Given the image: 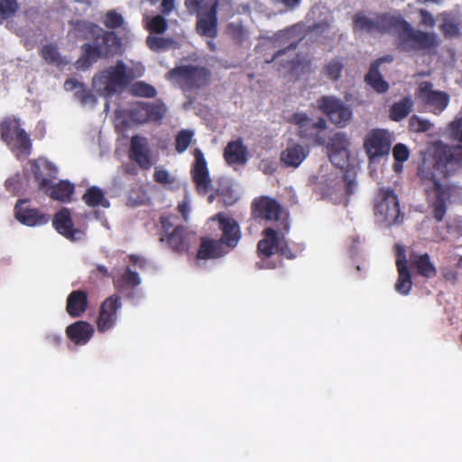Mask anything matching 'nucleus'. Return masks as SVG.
I'll return each mask as SVG.
<instances>
[{"instance_id":"4d7b16f0","label":"nucleus","mask_w":462,"mask_h":462,"mask_svg":"<svg viewBox=\"0 0 462 462\" xmlns=\"http://www.w3.org/2000/svg\"><path fill=\"white\" fill-rule=\"evenodd\" d=\"M204 0H185V6L189 13H201L199 8L203 4Z\"/></svg>"},{"instance_id":"6e6d98bb","label":"nucleus","mask_w":462,"mask_h":462,"mask_svg":"<svg viewBox=\"0 0 462 462\" xmlns=\"http://www.w3.org/2000/svg\"><path fill=\"white\" fill-rule=\"evenodd\" d=\"M153 180L154 181L162 184H167L171 182L170 174L164 169H156L153 173Z\"/></svg>"},{"instance_id":"a18cd8bd","label":"nucleus","mask_w":462,"mask_h":462,"mask_svg":"<svg viewBox=\"0 0 462 462\" xmlns=\"http://www.w3.org/2000/svg\"><path fill=\"white\" fill-rule=\"evenodd\" d=\"M439 30L446 39L457 38L461 35L458 23L450 18L444 19Z\"/></svg>"},{"instance_id":"7c9ffc66","label":"nucleus","mask_w":462,"mask_h":462,"mask_svg":"<svg viewBox=\"0 0 462 462\" xmlns=\"http://www.w3.org/2000/svg\"><path fill=\"white\" fill-rule=\"evenodd\" d=\"M88 295L82 290L72 291L66 302V311L72 318L80 317L88 309Z\"/></svg>"},{"instance_id":"09e8293b","label":"nucleus","mask_w":462,"mask_h":462,"mask_svg":"<svg viewBox=\"0 0 462 462\" xmlns=\"http://www.w3.org/2000/svg\"><path fill=\"white\" fill-rule=\"evenodd\" d=\"M193 137V132L190 130L180 131L175 139V149L179 153L184 152L189 146Z\"/></svg>"},{"instance_id":"2eb2a0df","label":"nucleus","mask_w":462,"mask_h":462,"mask_svg":"<svg viewBox=\"0 0 462 462\" xmlns=\"http://www.w3.org/2000/svg\"><path fill=\"white\" fill-rule=\"evenodd\" d=\"M32 173L34 180L39 184V189H46L48 195L51 199L60 201H67L70 199V197L74 192L73 184L69 181L61 180L58 184L52 185L51 178L54 176L51 175L50 177H45L37 164L32 167Z\"/></svg>"},{"instance_id":"9b49d317","label":"nucleus","mask_w":462,"mask_h":462,"mask_svg":"<svg viewBox=\"0 0 462 462\" xmlns=\"http://www.w3.org/2000/svg\"><path fill=\"white\" fill-rule=\"evenodd\" d=\"M398 16L384 13L377 14L374 18H370L363 13H357L353 18V27L355 31L368 33H386L396 27Z\"/></svg>"},{"instance_id":"6e6552de","label":"nucleus","mask_w":462,"mask_h":462,"mask_svg":"<svg viewBox=\"0 0 462 462\" xmlns=\"http://www.w3.org/2000/svg\"><path fill=\"white\" fill-rule=\"evenodd\" d=\"M1 139L16 152L17 156H28L32 152L29 134L21 127L15 117H5L0 124Z\"/></svg>"},{"instance_id":"e2e57ef3","label":"nucleus","mask_w":462,"mask_h":462,"mask_svg":"<svg viewBox=\"0 0 462 462\" xmlns=\"http://www.w3.org/2000/svg\"><path fill=\"white\" fill-rule=\"evenodd\" d=\"M298 47V42H291L288 47L284 48V49H281L279 51H277L272 60L269 61V62H272L275 60H277L279 57L282 56L283 54H285L287 52V51H294L296 50Z\"/></svg>"},{"instance_id":"a19ab883","label":"nucleus","mask_w":462,"mask_h":462,"mask_svg":"<svg viewBox=\"0 0 462 462\" xmlns=\"http://www.w3.org/2000/svg\"><path fill=\"white\" fill-rule=\"evenodd\" d=\"M344 69L342 59H333L328 61L322 69L323 75L332 81H337Z\"/></svg>"},{"instance_id":"e433bc0d","label":"nucleus","mask_w":462,"mask_h":462,"mask_svg":"<svg viewBox=\"0 0 462 462\" xmlns=\"http://www.w3.org/2000/svg\"><path fill=\"white\" fill-rule=\"evenodd\" d=\"M149 122L161 123L167 113V107L162 100L145 102Z\"/></svg>"},{"instance_id":"412c9836","label":"nucleus","mask_w":462,"mask_h":462,"mask_svg":"<svg viewBox=\"0 0 462 462\" xmlns=\"http://www.w3.org/2000/svg\"><path fill=\"white\" fill-rule=\"evenodd\" d=\"M195 164L191 171L192 180L199 193L206 194L211 186L207 162L203 152L196 148L194 150Z\"/></svg>"},{"instance_id":"4c0bfd02","label":"nucleus","mask_w":462,"mask_h":462,"mask_svg":"<svg viewBox=\"0 0 462 462\" xmlns=\"http://www.w3.org/2000/svg\"><path fill=\"white\" fill-rule=\"evenodd\" d=\"M348 145L349 142L344 134H335L328 143V149L329 152H331L330 160L334 162L336 154H339L341 152L346 153Z\"/></svg>"},{"instance_id":"1a4fd4ad","label":"nucleus","mask_w":462,"mask_h":462,"mask_svg":"<svg viewBox=\"0 0 462 462\" xmlns=\"http://www.w3.org/2000/svg\"><path fill=\"white\" fill-rule=\"evenodd\" d=\"M374 212L386 226L400 224L403 220L398 197L390 188L379 189L374 199Z\"/></svg>"},{"instance_id":"c756f323","label":"nucleus","mask_w":462,"mask_h":462,"mask_svg":"<svg viewBox=\"0 0 462 462\" xmlns=\"http://www.w3.org/2000/svg\"><path fill=\"white\" fill-rule=\"evenodd\" d=\"M52 224L57 232L68 239L76 240L78 229L74 228L70 212L67 208H63L54 215Z\"/></svg>"},{"instance_id":"0e129e2a","label":"nucleus","mask_w":462,"mask_h":462,"mask_svg":"<svg viewBox=\"0 0 462 462\" xmlns=\"http://www.w3.org/2000/svg\"><path fill=\"white\" fill-rule=\"evenodd\" d=\"M128 258L130 262L139 269H144L146 267L147 262L144 258L135 254H130Z\"/></svg>"},{"instance_id":"052dcab7","label":"nucleus","mask_w":462,"mask_h":462,"mask_svg":"<svg viewBox=\"0 0 462 462\" xmlns=\"http://www.w3.org/2000/svg\"><path fill=\"white\" fill-rule=\"evenodd\" d=\"M175 7V0H162L161 3V12L164 15L170 14Z\"/></svg>"},{"instance_id":"4468645a","label":"nucleus","mask_w":462,"mask_h":462,"mask_svg":"<svg viewBox=\"0 0 462 462\" xmlns=\"http://www.w3.org/2000/svg\"><path fill=\"white\" fill-rule=\"evenodd\" d=\"M211 220L217 222L220 232V236L217 240L230 253L237 246L242 238V232L238 222L225 213H217L211 217Z\"/></svg>"},{"instance_id":"13d9d810","label":"nucleus","mask_w":462,"mask_h":462,"mask_svg":"<svg viewBox=\"0 0 462 462\" xmlns=\"http://www.w3.org/2000/svg\"><path fill=\"white\" fill-rule=\"evenodd\" d=\"M345 181V192L347 197L351 196L355 192V189L356 186V182L354 179L350 178L348 175L344 176Z\"/></svg>"},{"instance_id":"393cba45","label":"nucleus","mask_w":462,"mask_h":462,"mask_svg":"<svg viewBox=\"0 0 462 462\" xmlns=\"http://www.w3.org/2000/svg\"><path fill=\"white\" fill-rule=\"evenodd\" d=\"M229 251L215 238L203 236L197 252L198 260L218 259L228 254Z\"/></svg>"},{"instance_id":"49530a36","label":"nucleus","mask_w":462,"mask_h":462,"mask_svg":"<svg viewBox=\"0 0 462 462\" xmlns=\"http://www.w3.org/2000/svg\"><path fill=\"white\" fill-rule=\"evenodd\" d=\"M433 127V124L425 118L413 115L409 119V129L414 133H426Z\"/></svg>"},{"instance_id":"72a5a7b5","label":"nucleus","mask_w":462,"mask_h":462,"mask_svg":"<svg viewBox=\"0 0 462 462\" xmlns=\"http://www.w3.org/2000/svg\"><path fill=\"white\" fill-rule=\"evenodd\" d=\"M82 200L90 208L103 207L106 208L110 206V202L105 197L104 191L97 186L88 188L82 196Z\"/></svg>"},{"instance_id":"f03ea898","label":"nucleus","mask_w":462,"mask_h":462,"mask_svg":"<svg viewBox=\"0 0 462 462\" xmlns=\"http://www.w3.org/2000/svg\"><path fill=\"white\" fill-rule=\"evenodd\" d=\"M462 167L448 144L442 142L436 143L432 155L424 156L418 165L417 176L423 185L433 184L442 178L448 177L457 168Z\"/></svg>"},{"instance_id":"aec40b11","label":"nucleus","mask_w":462,"mask_h":462,"mask_svg":"<svg viewBox=\"0 0 462 462\" xmlns=\"http://www.w3.org/2000/svg\"><path fill=\"white\" fill-rule=\"evenodd\" d=\"M218 2L215 0L205 13H198L196 23L197 32L205 37L214 39L217 35Z\"/></svg>"},{"instance_id":"864d4df0","label":"nucleus","mask_w":462,"mask_h":462,"mask_svg":"<svg viewBox=\"0 0 462 462\" xmlns=\"http://www.w3.org/2000/svg\"><path fill=\"white\" fill-rule=\"evenodd\" d=\"M6 190L13 195H16L21 189V183L18 177L8 178L5 182Z\"/></svg>"},{"instance_id":"b1692460","label":"nucleus","mask_w":462,"mask_h":462,"mask_svg":"<svg viewBox=\"0 0 462 462\" xmlns=\"http://www.w3.org/2000/svg\"><path fill=\"white\" fill-rule=\"evenodd\" d=\"M408 261L405 251L402 246L398 247L396 256V267L398 271V279L395 283V290L402 295H407L411 290L412 281L411 275L408 269Z\"/></svg>"},{"instance_id":"8fccbe9b","label":"nucleus","mask_w":462,"mask_h":462,"mask_svg":"<svg viewBox=\"0 0 462 462\" xmlns=\"http://www.w3.org/2000/svg\"><path fill=\"white\" fill-rule=\"evenodd\" d=\"M103 23L110 30L118 29L124 24V17L116 11L110 10L105 14Z\"/></svg>"},{"instance_id":"f704fd0d","label":"nucleus","mask_w":462,"mask_h":462,"mask_svg":"<svg viewBox=\"0 0 462 462\" xmlns=\"http://www.w3.org/2000/svg\"><path fill=\"white\" fill-rule=\"evenodd\" d=\"M365 82L380 94L386 93L389 89L388 82L383 79L376 65H370L369 70L365 76Z\"/></svg>"},{"instance_id":"7ed1b4c3","label":"nucleus","mask_w":462,"mask_h":462,"mask_svg":"<svg viewBox=\"0 0 462 462\" xmlns=\"http://www.w3.org/2000/svg\"><path fill=\"white\" fill-rule=\"evenodd\" d=\"M121 39L113 31L101 28L91 41L81 45V55L76 61L78 69L86 70L100 59H109L118 53Z\"/></svg>"},{"instance_id":"c9c22d12","label":"nucleus","mask_w":462,"mask_h":462,"mask_svg":"<svg viewBox=\"0 0 462 462\" xmlns=\"http://www.w3.org/2000/svg\"><path fill=\"white\" fill-rule=\"evenodd\" d=\"M413 101L410 97H405L400 101L395 102L390 108V118L393 121L399 122L405 118L411 111Z\"/></svg>"},{"instance_id":"ea45409f","label":"nucleus","mask_w":462,"mask_h":462,"mask_svg":"<svg viewBox=\"0 0 462 462\" xmlns=\"http://www.w3.org/2000/svg\"><path fill=\"white\" fill-rule=\"evenodd\" d=\"M146 44L151 51L160 52L172 48L175 42L171 38L149 35L146 38Z\"/></svg>"},{"instance_id":"423d86ee","label":"nucleus","mask_w":462,"mask_h":462,"mask_svg":"<svg viewBox=\"0 0 462 462\" xmlns=\"http://www.w3.org/2000/svg\"><path fill=\"white\" fill-rule=\"evenodd\" d=\"M166 79L173 81L183 91L189 92L208 86L211 79V71L203 66L180 65L169 70Z\"/></svg>"},{"instance_id":"a211bd4d","label":"nucleus","mask_w":462,"mask_h":462,"mask_svg":"<svg viewBox=\"0 0 462 462\" xmlns=\"http://www.w3.org/2000/svg\"><path fill=\"white\" fill-rule=\"evenodd\" d=\"M121 306V298L116 294L111 295L102 302L97 321L99 332H106L115 326L116 312Z\"/></svg>"},{"instance_id":"2f4dec72","label":"nucleus","mask_w":462,"mask_h":462,"mask_svg":"<svg viewBox=\"0 0 462 462\" xmlns=\"http://www.w3.org/2000/svg\"><path fill=\"white\" fill-rule=\"evenodd\" d=\"M74 35L79 40H93L98 32H101V27L97 24L86 21V20H76L70 22Z\"/></svg>"},{"instance_id":"f8f14e48","label":"nucleus","mask_w":462,"mask_h":462,"mask_svg":"<svg viewBox=\"0 0 462 462\" xmlns=\"http://www.w3.org/2000/svg\"><path fill=\"white\" fill-rule=\"evenodd\" d=\"M290 124L298 127V135L301 139H307L317 144H323L324 138L320 136V132L327 128V122L319 117L314 122L306 113H293L287 120Z\"/></svg>"},{"instance_id":"f3484780","label":"nucleus","mask_w":462,"mask_h":462,"mask_svg":"<svg viewBox=\"0 0 462 462\" xmlns=\"http://www.w3.org/2000/svg\"><path fill=\"white\" fill-rule=\"evenodd\" d=\"M433 185L434 199L430 203L432 217L437 222L443 221L447 209L448 202L455 192V186L451 184H442L436 181Z\"/></svg>"},{"instance_id":"774afa93","label":"nucleus","mask_w":462,"mask_h":462,"mask_svg":"<svg viewBox=\"0 0 462 462\" xmlns=\"http://www.w3.org/2000/svg\"><path fill=\"white\" fill-rule=\"evenodd\" d=\"M277 3L282 4L288 10H293L299 6L300 0H275Z\"/></svg>"},{"instance_id":"cd10ccee","label":"nucleus","mask_w":462,"mask_h":462,"mask_svg":"<svg viewBox=\"0 0 462 462\" xmlns=\"http://www.w3.org/2000/svg\"><path fill=\"white\" fill-rule=\"evenodd\" d=\"M309 153L308 147L300 143H289L281 152V162L285 167L298 168Z\"/></svg>"},{"instance_id":"3c124183","label":"nucleus","mask_w":462,"mask_h":462,"mask_svg":"<svg viewBox=\"0 0 462 462\" xmlns=\"http://www.w3.org/2000/svg\"><path fill=\"white\" fill-rule=\"evenodd\" d=\"M17 0H0V19L7 20L18 10Z\"/></svg>"},{"instance_id":"69168bd1","label":"nucleus","mask_w":462,"mask_h":462,"mask_svg":"<svg viewBox=\"0 0 462 462\" xmlns=\"http://www.w3.org/2000/svg\"><path fill=\"white\" fill-rule=\"evenodd\" d=\"M46 341L52 346H59L61 344L62 337L60 334L51 333L46 336Z\"/></svg>"},{"instance_id":"6ab92c4d","label":"nucleus","mask_w":462,"mask_h":462,"mask_svg":"<svg viewBox=\"0 0 462 462\" xmlns=\"http://www.w3.org/2000/svg\"><path fill=\"white\" fill-rule=\"evenodd\" d=\"M27 199H18L14 206V217L22 224L29 226H41L50 221V216L38 208H30L24 205Z\"/></svg>"},{"instance_id":"dca6fc26","label":"nucleus","mask_w":462,"mask_h":462,"mask_svg":"<svg viewBox=\"0 0 462 462\" xmlns=\"http://www.w3.org/2000/svg\"><path fill=\"white\" fill-rule=\"evenodd\" d=\"M418 98L430 107L434 115H440L449 104V95L441 90H434L430 81H422L417 88Z\"/></svg>"},{"instance_id":"f257e3e1","label":"nucleus","mask_w":462,"mask_h":462,"mask_svg":"<svg viewBox=\"0 0 462 462\" xmlns=\"http://www.w3.org/2000/svg\"><path fill=\"white\" fill-rule=\"evenodd\" d=\"M252 217L258 221L274 223V226L266 227L263 231V238L257 244V254L260 258H269L274 254L293 260L305 249L302 243H289L285 236L289 233L290 223L282 205L277 199L261 196L255 198L251 205Z\"/></svg>"},{"instance_id":"5701e85b","label":"nucleus","mask_w":462,"mask_h":462,"mask_svg":"<svg viewBox=\"0 0 462 462\" xmlns=\"http://www.w3.org/2000/svg\"><path fill=\"white\" fill-rule=\"evenodd\" d=\"M129 158L143 170L152 167L151 152L145 137L136 134L131 138Z\"/></svg>"},{"instance_id":"0eeeda50","label":"nucleus","mask_w":462,"mask_h":462,"mask_svg":"<svg viewBox=\"0 0 462 462\" xmlns=\"http://www.w3.org/2000/svg\"><path fill=\"white\" fill-rule=\"evenodd\" d=\"M162 230L160 240L170 249L178 254L188 251L189 247V233L179 223V217L173 214H164L160 217Z\"/></svg>"},{"instance_id":"bb28decb","label":"nucleus","mask_w":462,"mask_h":462,"mask_svg":"<svg viewBox=\"0 0 462 462\" xmlns=\"http://www.w3.org/2000/svg\"><path fill=\"white\" fill-rule=\"evenodd\" d=\"M93 326L83 320L76 321L66 328L68 338L78 346L86 345L93 337Z\"/></svg>"},{"instance_id":"a878e982","label":"nucleus","mask_w":462,"mask_h":462,"mask_svg":"<svg viewBox=\"0 0 462 462\" xmlns=\"http://www.w3.org/2000/svg\"><path fill=\"white\" fill-rule=\"evenodd\" d=\"M223 155L228 165H245L248 160V149L242 138H237L226 144Z\"/></svg>"},{"instance_id":"603ef678","label":"nucleus","mask_w":462,"mask_h":462,"mask_svg":"<svg viewBox=\"0 0 462 462\" xmlns=\"http://www.w3.org/2000/svg\"><path fill=\"white\" fill-rule=\"evenodd\" d=\"M75 97L77 100H79L83 106L86 105H95L97 103V98L94 96V94L86 88V86L84 85L83 88L80 89H78L75 92Z\"/></svg>"},{"instance_id":"de8ad7c7","label":"nucleus","mask_w":462,"mask_h":462,"mask_svg":"<svg viewBox=\"0 0 462 462\" xmlns=\"http://www.w3.org/2000/svg\"><path fill=\"white\" fill-rule=\"evenodd\" d=\"M146 28L151 33L162 34L168 29V22L162 15L157 14L147 22Z\"/></svg>"},{"instance_id":"c85d7f7f","label":"nucleus","mask_w":462,"mask_h":462,"mask_svg":"<svg viewBox=\"0 0 462 462\" xmlns=\"http://www.w3.org/2000/svg\"><path fill=\"white\" fill-rule=\"evenodd\" d=\"M411 268L416 270L417 273L424 278H433L437 275V268L430 260V256L428 253L418 254L411 252L409 255Z\"/></svg>"},{"instance_id":"680f3d73","label":"nucleus","mask_w":462,"mask_h":462,"mask_svg":"<svg viewBox=\"0 0 462 462\" xmlns=\"http://www.w3.org/2000/svg\"><path fill=\"white\" fill-rule=\"evenodd\" d=\"M178 210L181 214L183 219L185 221H187L189 218V210H190L189 201L187 199H184L181 202H180L178 204Z\"/></svg>"},{"instance_id":"37998d69","label":"nucleus","mask_w":462,"mask_h":462,"mask_svg":"<svg viewBox=\"0 0 462 462\" xmlns=\"http://www.w3.org/2000/svg\"><path fill=\"white\" fill-rule=\"evenodd\" d=\"M131 94L135 97L152 98L157 95V90L146 82L137 81L132 85Z\"/></svg>"},{"instance_id":"c03bdc74","label":"nucleus","mask_w":462,"mask_h":462,"mask_svg":"<svg viewBox=\"0 0 462 462\" xmlns=\"http://www.w3.org/2000/svg\"><path fill=\"white\" fill-rule=\"evenodd\" d=\"M393 156L395 161L394 170L398 171L402 168V163L409 159L410 150L404 143H396L393 148Z\"/></svg>"},{"instance_id":"20e7f679","label":"nucleus","mask_w":462,"mask_h":462,"mask_svg":"<svg viewBox=\"0 0 462 462\" xmlns=\"http://www.w3.org/2000/svg\"><path fill=\"white\" fill-rule=\"evenodd\" d=\"M393 30L398 31L397 47L402 51L430 54L439 45L436 33L417 30L400 15Z\"/></svg>"},{"instance_id":"ddd939ff","label":"nucleus","mask_w":462,"mask_h":462,"mask_svg":"<svg viewBox=\"0 0 462 462\" xmlns=\"http://www.w3.org/2000/svg\"><path fill=\"white\" fill-rule=\"evenodd\" d=\"M317 106L337 127L346 126L352 118L351 108L334 97H321L317 100Z\"/></svg>"},{"instance_id":"338daca9","label":"nucleus","mask_w":462,"mask_h":462,"mask_svg":"<svg viewBox=\"0 0 462 462\" xmlns=\"http://www.w3.org/2000/svg\"><path fill=\"white\" fill-rule=\"evenodd\" d=\"M96 275H100L103 278L114 277L108 269L102 264H97L95 270L92 272Z\"/></svg>"},{"instance_id":"4be33fe9","label":"nucleus","mask_w":462,"mask_h":462,"mask_svg":"<svg viewBox=\"0 0 462 462\" xmlns=\"http://www.w3.org/2000/svg\"><path fill=\"white\" fill-rule=\"evenodd\" d=\"M114 285L120 290L129 300L136 298V289L142 283L139 273L133 271L130 266H125L123 273L118 277H113Z\"/></svg>"},{"instance_id":"39448f33","label":"nucleus","mask_w":462,"mask_h":462,"mask_svg":"<svg viewBox=\"0 0 462 462\" xmlns=\"http://www.w3.org/2000/svg\"><path fill=\"white\" fill-rule=\"evenodd\" d=\"M132 80L125 64L119 60L93 77L92 84L97 91L104 97H111L126 88Z\"/></svg>"},{"instance_id":"9d476101","label":"nucleus","mask_w":462,"mask_h":462,"mask_svg":"<svg viewBox=\"0 0 462 462\" xmlns=\"http://www.w3.org/2000/svg\"><path fill=\"white\" fill-rule=\"evenodd\" d=\"M393 134L385 129H372L365 135L364 149L369 162H375L390 154L393 144Z\"/></svg>"},{"instance_id":"473e14b6","label":"nucleus","mask_w":462,"mask_h":462,"mask_svg":"<svg viewBox=\"0 0 462 462\" xmlns=\"http://www.w3.org/2000/svg\"><path fill=\"white\" fill-rule=\"evenodd\" d=\"M450 138L460 143V144L449 145L451 153L454 154L457 161L462 165V117H457L448 124Z\"/></svg>"},{"instance_id":"5fc2aeb1","label":"nucleus","mask_w":462,"mask_h":462,"mask_svg":"<svg viewBox=\"0 0 462 462\" xmlns=\"http://www.w3.org/2000/svg\"><path fill=\"white\" fill-rule=\"evenodd\" d=\"M420 24L429 28H433L436 24V20L433 15L425 9H420Z\"/></svg>"},{"instance_id":"bf43d9fd","label":"nucleus","mask_w":462,"mask_h":462,"mask_svg":"<svg viewBox=\"0 0 462 462\" xmlns=\"http://www.w3.org/2000/svg\"><path fill=\"white\" fill-rule=\"evenodd\" d=\"M84 85H85L84 83H81V82L78 81L76 79L71 78V79H68L65 80L64 88L67 91H72L77 88L80 89L81 88L84 87Z\"/></svg>"},{"instance_id":"79ce46f5","label":"nucleus","mask_w":462,"mask_h":462,"mask_svg":"<svg viewBox=\"0 0 462 462\" xmlns=\"http://www.w3.org/2000/svg\"><path fill=\"white\" fill-rule=\"evenodd\" d=\"M42 58L49 64L60 65L61 56L56 44L49 43L43 45L40 50Z\"/></svg>"},{"instance_id":"58836bf2","label":"nucleus","mask_w":462,"mask_h":462,"mask_svg":"<svg viewBox=\"0 0 462 462\" xmlns=\"http://www.w3.org/2000/svg\"><path fill=\"white\" fill-rule=\"evenodd\" d=\"M147 115L145 102L134 103L127 112L129 120L139 125H143L149 122Z\"/></svg>"}]
</instances>
